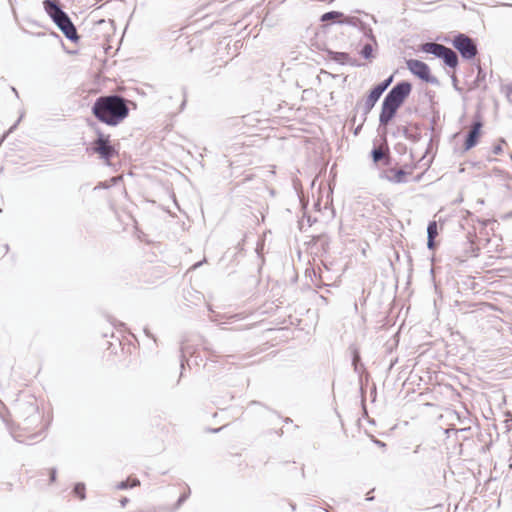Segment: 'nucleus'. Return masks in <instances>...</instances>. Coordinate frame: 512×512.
I'll return each mask as SVG.
<instances>
[{
	"mask_svg": "<svg viewBox=\"0 0 512 512\" xmlns=\"http://www.w3.org/2000/svg\"><path fill=\"white\" fill-rule=\"evenodd\" d=\"M91 111L100 122L117 126L129 115L128 100L118 94L102 95L95 100Z\"/></svg>",
	"mask_w": 512,
	"mask_h": 512,
	"instance_id": "1",
	"label": "nucleus"
},
{
	"mask_svg": "<svg viewBox=\"0 0 512 512\" xmlns=\"http://www.w3.org/2000/svg\"><path fill=\"white\" fill-rule=\"evenodd\" d=\"M412 91V84L406 80L397 82L385 95L379 115V127L384 128L396 116L398 109L403 105Z\"/></svg>",
	"mask_w": 512,
	"mask_h": 512,
	"instance_id": "2",
	"label": "nucleus"
},
{
	"mask_svg": "<svg viewBox=\"0 0 512 512\" xmlns=\"http://www.w3.org/2000/svg\"><path fill=\"white\" fill-rule=\"evenodd\" d=\"M44 9L64 36L71 42H78L79 35L69 15L62 9L58 0H44Z\"/></svg>",
	"mask_w": 512,
	"mask_h": 512,
	"instance_id": "3",
	"label": "nucleus"
},
{
	"mask_svg": "<svg viewBox=\"0 0 512 512\" xmlns=\"http://www.w3.org/2000/svg\"><path fill=\"white\" fill-rule=\"evenodd\" d=\"M97 137L92 142L91 150L99 155L107 164L117 154L116 149L111 144L110 135L104 134L98 128L96 129Z\"/></svg>",
	"mask_w": 512,
	"mask_h": 512,
	"instance_id": "4",
	"label": "nucleus"
},
{
	"mask_svg": "<svg viewBox=\"0 0 512 512\" xmlns=\"http://www.w3.org/2000/svg\"><path fill=\"white\" fill-rule=\"evenodd\" d=\"M20 417L22 418V429L31 430L35 428L41 421V415L35 401L20 402L18 404Z\"/></svg>",
	"mask_w": 512,
	"mask_h": 512,
	"instance_id": "5",
	"label": "nucleus"
},
{
	"mask_svg": "<svg viewBox=\"0 0 512 512\" xmlns=\"http://www.w3.org/2000/svg\"><path fill=\"white\" fill-rule=\"evenodd\" d=\"M452 45L465 60L475 58L478 53L477 43L475 40L463 33H458L454 37Z\"/></svg>",
	"mask_w": 512,
	"mask_h": 512,
	"instance_id": "6",
	"label": "nucleus"
},
{
	"mask_svg": "<svg viewBox=\"0 0 512 512\" xmlns=\"http://www.w3.org/2000/svg\"><path fill=\"white\" fill-rule=\"evenodd\" d=\"M409 71L422 81L439 86V80L431 74L430 67L423 61L418 59H409L406 61Z\"/></svg>",
	"mask_w": 512,
	"mask_h": 512,
	"instance_id": "7",
	"label": "nucleus"
},
{
	"mask_svg": "<svg viewBox=\"0 0 512 512\" xmlns=\"http://www.w3.org/2000/svg\"><path fill=\"white\" fill-rule=\"evenodd\" d=\"M344 17V14L339 11H329L324 13L320 17V21L325 22H338V23H346L349 25H356L357 23H360L365 30V35L375 44L377 45L376 37L373 35L371 28H366V26L360 21L359 18H346L344 21H341L340 18Z\"/></svg>",
	"mask_w": 512,
	"mask_h": 512,
	"instance_id": "8",
	"label": "nucleus"
},
{
	"mask_svg": "<svg viewBox=\"0 0 512 512\" xmlns=\"http://www.w3.org/2000/svg\"><path fill=\"white\" fill-rule=\"evenodd\" d=\"M482 127H483V122H482L481 115L479 113H477L474 116L471 128L466 135L465 142H464V151H469L470 149H472L473 147H475L478 144Z\"/></svg>",
	"mask_w": 512,
	"mask_h": 512,
	"instance_id": "9",
	"label": "nucleus"
},
{
	"mask_svg": "<svg viewBox=\"0 0 512 512\" xmlns=\"http://www.w3.org/2000/svg\"><path fill=\"white\" fill-rule=\"evenodd\" d=\"M411 173L410 171L405 170L404 168L396 169L389 168L386 171L382 172L380 175L381 179L387 180L393 184H401L407 182V175Z\"/></svg>",
	"mask_w": 512,
	"mask_h": 512,
	"instance_id": "10",
	"label": "nucleus"
},
{
	"mask_svg": "<svg viewBox=\"0 0 512 512\" xmlns=\"http://www.w3.org/2000/svg\"><path fill=\"white\" fill-rule=\"evenodd\" d=\"M397 131L398 133H401L407 140L413 143H417L421 139L420 128L417 124L398 127Z\"/></svg>",
	"mask_w": 512,
	"mask_h": 512,
	"instance_id": "11",
	"label": "nucleus"
},
{
	"mask_svg": "<svg viewBox=\"0 0 512 512\" xmlns=\"http://www.w3.org/2000/svg\"><path fill=\"white\" fill-rule=\"evenodd\" d=\"M329 59L341 64V65H350V66H359L355 59H352L350 55L346 52H337V51H328Z\"/></svg>",
	"mask_w": 512,
	"mask_h": 512,
	"instance_id": "12",
	"label": "nucleus"
},
{
	"mask_svg": "<svg viewBox=\"0 0 512 512\" xmlns=\"http://www.w3.org/2000/svg\"><path fill=\"white\" fill-rule=\"evenodd\" d=\"M382 95L376 92V90L371 89L367 98L365 99L362 110H363V122L366 121L367 115L371 112L377 101L380 99Z\"/></svg>",
	"mask_w": 512,
	"mask_h": 512,
	"instance_id": "13",
	"label": "nucleus"
},
{
	"mask_svg": "<svg viewBox=\"0 0 512 512\" xmlns=\"http://www.w3.org/2000/svg\"><path fill=\"white\" fill-rule=\"evenodd\" d=\"M447 46L435 42H426L421 44L420 49L422 52L434 55L437 58L442 56V53L445 51Z\"/></svg>",
	"mask_w": 512,
	"mask_h": 512,
	"instance_id": "14",
	"label": "nucleus"
},
{
	"mask_svg": "<svg viewBox=\"0 0 512 512\" xmlns=\"http://www.w3.org/2000/svg\"><path fill=\"white\" fill-rule=\"evenodd\" d=\"M440 59H442L444 64L449 68H456L459 63L457 53L449 47L445 48V51L442 53V56H440Z\"/></svg>",
	"mask_w": 512,
	"mask_h": 512,
	"instance_id": "15",
	"label": "nucleus"
},
{
	"mask_svg": "<svg viewBox=\"0 0 512 512\" xmlns=\"http://www.w3.org/2000/svg\"><path fill=\"white\" fill-rule=\"evenodd\" d=\"M350 350H351V353H352V366H353V369H354L355 373L360 375L362 373V371L364 370V366L361 363V357H360L359 349L355 345H351L350 346Z\"/></svg>",
	"mask_w": 512,
	"mask_h": 512,
	"instance_id": "16",
	"label": "nucleus"
},
{
	"mask_svg": "<svg viewBox=\"0 0 512 512\" xmlns=\"http://www.w3.org/2000/svg\"><path fill=\"white\" fill-rule=\"evenodd\" d=\"M392 82H393V75L389 76L382 82L378 83L372 89L376 90L377 93L382 95L387 90V88L391 85Z\"/></svg>",
	"mask_w": 512,
	"mask_h": 512,
	"instance_id": "17",
	"label": "nucleus"
},
{
	"mask_svg": "<svg viewBox=\"0 0 512 512\" xmlns=\"http://www.w3.org/2000/svg\"><path fill=\"white\" fill-rule=\"evenodd\" d=\"M373 51V45L371 43H367L361 48L360 55L366 60H372L374 58Z\"/></svg>",
	"mask_w": 512,
	"mask_h": 512,
	"instance_id": "18",
	"label": "nucleus"
},
{
	"mask_svg": "<svg viewBox=\"0 0 512 512\" xmlns=\"http://www.w3.org/2000/svg\"><path fill=\"white\" fill-rule=\"evenodd\" d=\"M371 158L373 160V162L375 164H377L378 162H380L382 159H384V152L382 151V149L378 146H374L373 149L371 150Z\"/></svg>",
	"mask_w": 512,
	"mask_h": 512,
	"instance_id": "19",
	"label": "nucleus"
},
{
	"mask_svg": "<svg viewBox=\"0 0 512 512\" xmlns=\"http://www.w3.org/2000/svg\"><path fill=\"white\" fill-rule=\"evenodd\" d=\"M138 485H140V481L138 479H133L131 483L128 480H126V481H121L120 483H118L117 489L125 490L128 488L136 487Z\"/></svg>",
	"mask_w": 512,
	"mask_h": 512,
	"instance_id": "20",
	"label": "nucleus"
},
{
	"mask_svg": "<svg viewBox=\"0 0 512 512\" xmlns=\"http://www.w3.org/2000/svg\"><path fill=\"white\" fill-rule=\"evenodd\" d=\"M74 494L79 497L81 500L85 499V485L83 483L75 484L73 488Z\"/></svg>",
	"mask_w": 512,
	"mask_h": 512,
	"instance_id": "21",
	"label": "nucleus"
},
{
	"mask_svg": "<svg viewBox=\"0 0 512 512\" xmlns=\"http://www.w3.org/2000/svg\"><path fill=\"white\" fill-rule=\"evenodd\" d=\"M438 235L437 223L435 221L429 222L427 226V237L436 238Z\"/></svg>",
	"mask_w": 512,
	"mask_h": 512,
	"instance_id": "22",
	"label": "nucleus"
},
{
	"mask_svg": "<svg viewBox=\"0 0 512 512\" xmlns=\"http://www.w3.org/2000/svg\"><path fill=\"white\" fill-rule=\"evenodd\" d=\"M485 77H486V73L483 71V69L478 66V73H477V77L474 81V87H479L481 85V82H483L485 80Z\"/></svg>",
	"mask_w": 512,
	"mask_h": 512,
	"instance_id": "23",
	"label": "nucleus"
},
{
	"mask_svg": "<svg viewBox=\"0 0 512 512\" xmlns=\"http://www.w3.org/2000/svg\"><path fill=\"white\" fill-rule=\"evenodd\" d=\"M188 496L189 492L182 494L176 502V508H179L187 500Z\"/></svg>",
	"mask_w": 512,
	"mask_h": 512,
	"instance_id": "24",
	"label": "nucleus"
},
{
	"mask_svg": "<svg viewBox=\"0 0 512 512\" xmlns=\"http://www.w3.org/2000/svg\"><path fill=\"white\" fill-rule=\"evenodd\" d=\"M11 435H12V437L14 438V440H15V441H17V442H20V443H25V442H26V440H25V439H22V438H21V435H20V434H18V433H17L16 431H14V430H11Z\"/></svg>",
	"mask_w": 512,
	"mask_h": 512,
	"instance_id": "25",
	"label": "nucleus"
},
{
	"mask_svg": "<svg viewBox=\"0 0 512 512\" xmlns=\"http://www.w3.org/2000/svg\"><path fill=\"white\" fill-rule=\"evenodd\" d=\"M436 246L435 238L427 237V247L430 250H434Z\"/></svg>",
	"mask_w": 512,
	"mask_h": 512,
	"instance_id": "26",
	"label": "nucleus"
},
{
	"mask_svg": "<svg viewBox=\"0 0 512 512\" xmlns=\"http://www.w3.org/2000/svg\"><path fill=\"white\" fill-rule=\"evenodd\" d=\"M503 149H502V145L501 144H498V145H495L493 147V153L498 155L500 153H502Z\"/></svg>",
	"mask_w": 512,
	"mask_h": 512,
	"instance_id": "27",
	"label": "nucleus"
},
{
	"mask_svg": "<svg viewBox=\"0 0 512 512\" xmlns=\"http://www.w3.org/2000/svg\"><path fill=\"white\" fill-rule=\"evenodd\" d=\"M57 470L52 468L50 470V482H54L56 480Z\"/></svg>",
	"mask_w": 512,
	"mask_h": 512,
	"instance_id": "28",
	"label": "nucleus"
},
{
	"mask_svg": "<svg viewBox=\"0 0 512 512\" xmlns=\"http://www.w3.org/2000/svg\"><path fill=\"white\" fill-rule=\"evenodd\" d=\"M507 97L512 95V83L506 87Z\"/></svg>",
	"mask_w": 512,
	"mask_h": 512,
	"instance_id": "29",
	"label": "nucleus"
},
{
	"mask_svg": "<svg viewBox=\"0 0 512 512\" xmlns=\"http://www.w3.org/2000/svg\"><path fill=\"white\" fill-rule=\"evenodd\" d=\"M451 79H452V82H453V86L456 90H458V86H457V77L455 75H452L451 76Z\"/></svg>",
	"mask_w": 512,
	"mask_h": 512,
	"instance_id": "30",
	"label": "nucleus"
},
{
	"mask_svg": "<svg viewBox=\"0 0 512 512\" xmlns=\"http://www.w3.org/2000/svg\"><path fill=\"white\" fill-rule=\"evenodd\" d=\"M183 94H184V96L186 95L185 89H183ZM185 105H186V98L184 97V99L181 103L180 109L183 110Z\"/></svg>",
	"mask_w": 512,
	"mask_h": 512,
	"instance_id": "31",
	"label": "nucleus"
},
{
	"mask_svg": "<svg viewBox=\"0 0 512 512\" xmlns=\"http://www.w3.org/2000/svg\"><path fill=\"white\" fill-rule=\"evenodd\" d=\"M128 501H129V500H128V498H126V497L122 498V499L120 500V504H121V506H122V507H125V506H126V504L128 503Z\"/></svg>",
	"mask_w": 512,
	"mask_h": 512,
	"instance_id": "32",
	"label": "nucleus"
},
{
	"mask_svg": "<svg viewBox=\"0 0 512 512\" xmlns=\"http://www.w3.org/2000/svg\"><path fill=\"white\" fill-rule=\"evenodd\" d=\"M363 123H364V122L362 121V123H360V124L357 126V128H356V129H355V131H354V134H355V135H357V134L359 133V131L362 129Z\"/></svg>",
	"mask_w": 512,
	"mask_h": 512,
	"instance_id": "33",
	"label": "nucleus"
},
{
	"mask_svg": "<svg viewBox=\"0 0 512 512\" xmlns=\"http://www.w3.org/2000/svg\"><path fill=\"white\" fill-rule=\"evenodd\" d=\"M205 261H206V260L204 259L203 261H200V262L195 263V264L192 266V268H193V269H197V268H199V267L203 264V262H205Z\"/></svg>",
	"mask_w": 512,
	"mask_h": 512,
	"instance_id": "34",
	"label": "nucleus"
},
{
	"mask_svg": "<svg viewBox=\"0 0 512 512\" xmlns=\"http://www.w3.org/2000/svg\"><path fill=\"white\" fill-rule=\"evenodd\" d=\"M223 427H220V428H214V429H210L209 431L212 432V433H217L219 432Z\"/></svg>",
	"mask_w": 512,
	"mask_h": 512,
	"instance_id": "35",
	"label": "nucleus"
},
{
	"mask_svg": "<svg viewBox=\"0 0 512 512\" xmlns=\"http://www.w3.org/2000/svg\"><path fill=\"white\" fill-rule=\"evenodd\" d=\"M144 332L145 334L148 336V337H152V335L150 334L149 330L147 328L144 329Z\"/></svg>",
	"mask_w": 512,
	"mask_h": 512,
	"instance_id": "36",
	"label": "nucleus"
},
{
	"mask_svg": "<svg viewBox=\"0 0 512 512\" xmlns=\"http://www.w3.org/2000/svg\"><path fill=\"white\" fill-rule=\"evenodd\" d=\"M37 435H38L37 433H34V434L29 435L28 438L29 439H34V438L37 437Z\"/></svg>",
	"mask_w": 512,
	"mask_h": 512,
	"instance_id": "37",
	"label": "nucleus"
},
{
	"mask_svg": "<svg viewBox=\"0 0 512 512\" xmlns=\"http://www.w3.org/2000/svg\"><path fill=\"white\" fill-rule=\"evenodd\" d=\"M284 421H285V423L292 422V420H291L290 418H288V417H287V418H285V420H284Z\"/></svg>",
	"mask_w": 512,
	"mask_h": 512,
	"instance_id": "38",
	"label": "nucleus"
},
{
	"mask_svg": "<svg viewBox=\"0 0 512 512\" xmlns=\"http://www.w3.org/2000/svg\"><path fill=\"white\" fill-rule=\"evenodd\" d=\"M12 90H13V92H14L16 95H18V92H17V90H16L15 88H12Z\"/></svg>",
	"mask_w": 512,
	"mask_h": 512,
	"instance_id": "39",
	"label": "nucleus"
},
{
	"mask_svg": "<svg viewBox=\"0 0 512 512\" xmlns=\"http://www.w3.org/2000/svg\"><path fill=\"white\" fill-rule=\"evenodd\" d=\"M16 125H17V123L14 126L10 127L9 131H12L16 127Z\"/></svg>",
	"mask_w": 512,
	"mask_h": 512,
	"instance_id": "40",
	"label": "nucleus"
},
{
	"mask_svg": "<svg viewBox=\"0 0 512 512\" xmlns=\"http://www.w3.org/2000/svg\"><path fill=\"white\" fill-rule=\"evenodd\" d=\"M377 443H378V445H382V446L385 445L383 442H380V441H378Z\"/></svg>",
	"mask_w": 512,
	"mask_h": 512,
	"instance_id": "41",
	"label": "nucleus"
},
{
	"mask_svg": "<svg viewBox=\"0 0 512 512\" xmlns=\"http://www.w3.org/2000/svg\"><path fill=\"white\" fill-rule=\"evenodd\" d=\"M361 105L360 102L356 103V108H358Z\"/></svg>",
	"mask_w": 512,
	"mask_h": 512,
	"instance_id": "42",
	"label": "nucleus"
},
{
	"mask_svg": "<svg viewBox=\"0 0 512 512\" xmlns=\"http://www.w3.org/2000/svg\"><path fill=\"white\" fill-rule=\"evenodd\" d=\"M504 5H505V6H510V7H512V4H504Z\"/></svg>",
	"mask_w": 512,
	"mask_h": 512,
	"instance_id": "43",
	"label": "nucleus"
},
{
	"mask_svg": "<svg viewBox=\"0 0 512 512\" xmlns=\"http://www.w3.org/2000/svg\"><path fill=\"white\" fill-rule=\"evenodd\" d=\"M510 158H511V160H512V154L510 155Z\"/></svg>",
	"mask_w": 512,
	"mask_h": 512,
	"instance_id": "44",
	"label": "nucleus"
}]
</instances>
